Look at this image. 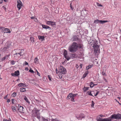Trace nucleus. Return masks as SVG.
Listing matches in <instances>:
<instances>
[{
	"mask_svg": "<svg viewBox=\"0 0 121 121\" xmlns=\"http://www.w3.org/2000/svg\"><path fill=\"white\" fill-rule=\"evenodd\" d=\"M34 110L35 112L33 115V118L35 119V117H36L39 120V121H48L47 119L43 118V117H40L39 110H38L37 108H35Z\"/></svg>",
	"mask_w": 121,
	"mask_h": 121,
	"instance_id": "obj_1",
	"label": "nucleus"
},
{
	"mask_svg": "<svg viewBox=\"0 0 121 121\" xmlns=\"http://www.w3.org/2000/svg\"><path fill=\"white\" fill-rule=\"evenodd\" d=\"M98 44V41L96 40L94 41L91 44V45L93 47L94 52L95 54L99 53L100 52L99 46Z\"/></svg>",
	"mask_w": 121,
	"mask_h": 121,
	"instance_id": "obj_2",
	"label": "nucleus"
},
{
	"mask_svg": "<svg viewBox=\"0 0 121 121\" xmlns=\"http://www.w3.org/2000/svg\"><path fill=\"white\" fill-rule=\"evenodd\" d=\"M78 48V45L77 43L73 42L69 46L68 49L71 52L74 53L77 51Z\"/></svg>",
	"mask_w": 121,
	"mask_h": 121,
	"instance_id": "obj_3",
	"label": "nucleus"
},
{
	"mask_svg": "<svg viewBox=\"0 0 121 121\" xmlns=\"http://www.w3.org/2000/svg\"><path fill=\"white\" fill-rule=\"evenodd\" d=\"M110 118L111 119H121V115L119 114H114L111 115Z\"/></svg>",
	"mask_w": 121,
	"mask_h": 121,
	"instance_id": "obj_4",
	"label": "nucleus"
},
{
	"mask_svg": "<svg viewBox=\"0 0 121 121\" xmlns=\"http://www.w3.org/2000/svg\"><path fill=\"white\" fill-rule=\"evenodd\" d=\"M60 73L63 74H65L66 72V69L62 66H60Z\"/></svg>",
	"mask_w": 121,
	"mask_h": 121,
	"instance_id": "obj_5",
	"label": "nucleus"
},
{
	"mask_svg": "<svg viewBox=\"0 0 121 121\" xmlns=\"http://www.w3.org/2000/svg\"><path fill=\"white\" fill-rule=\"evenodd\" d=\"M17 7L19 10L21 9V7L22 6L23 4L22 2L20 0H18L17 1Z\"/></svg>",
	"mask_w": 121,
	"mask_h": 121,
	"instance_id": "obj_6",
	"label": "nucleus"
},
{
	"mask_svg": "<svg viewBox=\"0 0 121 121\" xmlns=\"http://www.w3.org/2000/svg\"><path fill=\"white\" fill-rule=\"evenodd\" d=\"M21 52L18 53H16L14 54V57L16 59H17L18 58L20 57L21 56Z\"/></svg>",
	"mask_w": 121,
	"mask_h": 121,
	"instance_id": "obj_7",
	"label": "nucleus"
},
{
	"mask_svg": "<svg viewBox=\"0 0 121 121\" xmlns=\"http://www.w3.org/2000/svg\"><path fill=\"white\" fill-rule=\"evenodd\" d=\"M64 57L67 60H69L70 59L69 57L67 55V51L65 50H64Z\"/></svg>",
	"mask_w": 121,
	"mask_h": 121,
	"instance_id": "obj_8",
	"label": "nucleus"
},
{
	"mask_svg": "<svg viewBox=\"0 0 121 121\" xmlns=\"http://www.w3.org/2000/svg\"><path fill=\"white\" fill-rule=\"evenodd\" d=\"M2 32L3 33H10L11 32L9 30L8 28H3L2 30Z\"/></svg>",
	"mask_w": 121,
	"mask_h": 121,
	"instance_id": "obj_9",
	"label": "nucleus"
},
{
	"mask_svg": "<svg viewBox=\"0 0 121 121\" xmlns=\"http://www.w3.org/2000/svg\"><path fill=\"white\" fill-rule=\"evenodd\" d=\"M18 111L19 112H23V111L24 108L22 106H21L20 105H18Z\"/></svg>",
	"mask_w": 121,
	"mask_h": 121,
	"instance_id": "obj_10",
	"label": "nucleus"
},
{
	"mask_svg": "<svg viewBox=\"0 0 121 121\" xmlns=\"http://www.w3.org/2000/svg\"><path fill=\"white\" fill-rule=\"evenodd\" d=\"M10 56V55L9 54L6 55L4 57L2 58L1 59H0V61H2L5 60L6 59H8L9 57Z\"/></svg>",
	"mask_w": 121,
	"mask_h": 121,
	"instance_id": "obj_11",
	"label": "nucleus"
},
{
	"mask_svg": "<svg viewBox=\"0 0 121 121\" xmlns=\"http://www.w3.org/2000/svg\"><path fill=\"white\" fill-rule=\"evenodd\" d=\"M111 121V119L107 118L104 119H100L97 120V121Z\"/></svg>",
	"mask_w": 121,
	"mask_h": 121,
	"instance_id": "obj_12",
	"label": "nucleus"
},
{
	"mask_svg": "<svg viewBox=\"0 0 121 121\" xmlns=\"http://www.w3.org/2000/svg\"><path fill=\"white\" fill-rule=\"evenodd\" d=\"M78 39L77 36L74 35L73 37L72 40V41H75L78 40Z\"/></svg>",
	"mask_w": 121,
	"mask_h": 121,
	"instance_id": "obj_13",
	"label": "nucleus"
},
{
	"mask_svg": "<svg viewBox=\"0 0 121 121\" xmlns=\"http://www.w3.org/2000/svg\"><path fill=\"white\" fill-rule=\"evenodd\" d=\"M78 95V94H73L72 93V96L71 99V101H73V102H74L75 101L74 100V98L77 95Z\"/></svg>",
	"mask_w": 121,
	"mask_h": 121,
	"instance_id": "obj_14",
	"label": "nucleus"
},
{
	"mask_svg": "<svg viewBox=\"0 0 121 121\" xmlns=\"http://www.w3.org/2000/svg\"><path fill=\"white\" fill-rule=\"evenodd\" d=\"M11 46V44H9L8 45H7V46L6 47H4L3 48V51H6L7 49H8Z\"/></svg>",
	"mask_w": 121,
	"mask_h": 121,
	"instance_id": "obj_15",
	"label": "nucleus"
},
{
	"mask_svg": "<svg viewBox=\"0 0 121 121\" xmlns=\"http://www.w3.org/2000/svg\"><path fill=\"white\" fill-rule=\"evenodd\" d=\"M88 73V71H86L83 76L82 78H84L87 75Z\"/></svg>",
	"mask_w": 121,
	"mask_h": 121,
	"instance_id": "obj_16",
	"label": "nucleus"
},
{
	"mask_svg": "<svg viewBox=\"0 0 121 121\" xmlns=\"http://www.w3.org/2000/svg\"><path fill=\"white\" fill-rule=\"evenodd\" d=\"M38 37L39 39H41L42 41L44 40V36L39 35L38 36Z\"/></svg>",
	"mask_w": 121,
	"mask_h": 121,
	"instance_id": "obj_17",
	"label": "nucleus"
},
{
	"mask_svg": "<svg viewBox=\"0 0 121 121\" xmlns=\"http://www.w3.org/2000/svg\"><path fill=\"white\" fill-rule=\"evenodd\" d=\"M42 26L43 28L45 29H47L49 28H50V27L48 26L42 24Z\"/></svg>",
	"mask_w": 121,
	"mask_h": 121,
	"instance_id": "obj_18",
	"label": "nucleus"
},
{
	"mask_svg": "<svg viewBox=\"0 0 121 121\" xmlns=\"http://www.w3.org/2000/svg\"><path fill=\"white\" fill-rule=\"evenodd\" d=\"M20 91L21 92H23L26 91V88H25L22 87L20 89Z\"/></svg>",
	"mask_w": 121,
	"mask_h": 121,
	"instance_id": "obj_19",
	"label": "nucleus"
},
{
	"mask_svg": "<svg viewBox=\"0 0 121 121\" xmlns=\"http://www.w3.org/2000/svg\"><path fill=\"white\" fill-rule=\"evenodd\" d=\"M25 84L23 83H19L18 84V85L19 87L22 86H25Z\"/></svg>",
	"mask_w": 121,
	"mask_h": 121,
	"instance_id": "obj_20",
	"label": "nucleus"
},
{
	"mask_svg": "<svg viewBox=\"0 0 121 121\" xmlns=\"http://www.w3.org/2000/svg\"><path fill=\"white\" fill-rule=\"evenodd\" d=\"M72 93H70L69 94L68 96L67 97V99H69L70 98H71L72 96Z\"/></svg>",
	"mask_w": 121,
	"mask_h": 121,
	"instance_id": "obj_21",
	"label": "nucleus"
},
{
	"mask_svg": "<svg viewBox=\"0 0 121 121\" xmlns=\"http://www.w3.org/2000/svg\"><path fill=\"white\" fill-rule=\"evenodd\" d=\"M15 74L16 75V76H17L19 75V71L18 70H17L15 72Z\"/></svg>",
	"mask_w": 121,
	"mask_h": 121,
	"instance_id": "obj_22",
	"label": "nucleus"
},
{
	"mask_svg": "<svg viewBox=\"0 0 121 121\" xmlns=\"http://www.w3.org/2000/svg\"><path fill=\"white\" fill-rule=\"evenodd\" d=\"M30 38V41L32 43H33L34 42V38L32 37H31Z\"/></svg>",
	"mask_w": 121,
	"mask_h": 121,
	"instance_id": "obj_23",
	"label": "nucleus"
},
{
	"mask_svg": "<svg viewBox=\"0 0 121 121\" xmlns=\"http://www.w3.org/2000/svg\"><path fill=\"white\" fill-rule=\"evenodd\" d=\"M12 109L13 112H15L16 111V108L15 106H13L12 107Z\"/></svg>",
	"mask_w": 121,
	"mask_h": 121,
	"instance_id": "obj_24",
	"label": "nucleus"
},
{
	"mask_svg": "<svg viewBox=\"0 0 121 121\" xmlns=\"http://www.w3.org/2000/svg\"><path fill=\"white\" fill-rule=\"evenodd\" d=\"M37 58H35L34 59V62L36 64H37L39 62Z\"/></svg>",
	"mask_w": 121,
	"mask_h": 121,
	"instance_id": "obj_25",
	"label": "nucleus"
},
{
	"mask_svg": "<svg viewBox=\"0 0 121 121\" xmlns=\"http://www.w3.org/2000/svg\"><path fill=\"white\" fill-rule=\"evenodd\" d=\"M52 22V21H46V24L49 25H51Z\"/></svg>",
	"mask_w": 121,
	"mask_h": 121,
	"instance_id": "obj_26",
	"label": "nucleus"
},
{
	"mask_svg": "<svg viewBox=\"0 0 121 121\" xmlns=\"http://www.w3.org/2000/svg\"><path fill=\"white\" fill-rule=\"evenodd\" d=\"M93 82H91L90 83V86L91 87H93L95 85H97V84L95 85L93 83Z\"/></svg>",
	"mask_w": 121,
	"mask_h": 121,
	"instance_id": "obj_27",
	"label": "nucleus"
},
{
	"mask_svg": "<svg viewBox=\"0 0 121 121\" xmlns=\"http://www.w3.org/2000/svg\"><path fill=\"white\" fill-rule=\"evenodd\" d=\"M108 21H104V20H100V23L101 24H103L104 23L106 22H107Z\"/></svg>",
	"mask_w": 121,
	"mask_h": 121,
	"instance_id": "obj_28",
	"label": "nucleus"
},
{
	"mask_svg": "<svg viewBox=\"0 0 121 121\" xmlns=\"http://www.w3.org/2000/svg\"><path fill=\"white\" fill-rule=\"evenodd\" d=\"M100 20H98V19L95 20L94 22V23L96 24L98 23H99Z\"/></svg>",
	"mask_w": 121,
	"mask_h": 121,
	"instance_id": "obj_29",
	"label": "nucleus"
},
{
	"mask_svg": "<svg viewBox=\"0 0 121 121\" xmlns=\"http://www.w3.org/2000/svg\"><path fill=\"white\" fill-rule=\"evenodd\" d=\"M24 99L27 103L29 104L30 103V102L28 100L26 96H25V97L24 98Z\"/></svg>",
	"mask_w": 121,
	"mask_h": 121,
	"instance_id": "obj_30",
	"label": "nucleus"
},
{
	"mask_svg": "<svg viewBox=\"0 0 121 121\" xmlns=\"http://www.w3.org/2000/svg\"><path fill=\"white\" fill-rule=\"evenodd\" d=\"M92 67V66L91 65H89L88 66H87L86 68V69L88 70Z\"/></svg>",
	"mask_w": 121,
	"mask_h": 121,
	"instance_id": "obj_31",
	"label": "nucleus"
},
{
	"mask_svg": "<svg viewBox=\"0 0 121 121\" xmlns=\"http://www.w3.org/2000/svg\"><path fill=\"white\" fill-rule=\"evenodd\" d=\"M87 95H90L93 96L92 94H91V91H87Z\"/></svg>",
	"mask_w": 121,
	"mask_h": 121,
	"instance_id": "obj_32",
	"label": "nucleus"
},
{
	"mask_svg": "<svg viewBox=\"0 0 121 121\" xmlns=\"http://www.w3.org/2000/svg\"><path fill=\"white\" fill-rule=\"evenodd\" d=\"M15 62L13 60H11L10 61V63L12 65H14L15 64Z\"/></svg>",
	"mask_w": 121,
	"mask_h": 121,
	"instance_id": "obj_33",
	"label": "nucleus"
},
{
	"mask_svg": "<svg viewBox=\"0 0 121 121\" xmlns=\"http://www.w3.org/2000/svg\"><path fill=\"white\" fill-rule=\"evenodd\" d=\"M16 93L14 92L12 94V96L13 97H14L16 96Z\"/></svg>",
	"mask_w": 121,
	"mask_h": 121,
	"instance_id": "obj_34",
	"label": "nucleus"
},
{
	"mask_svg": "<svg viewBox=\"0 0 121 121\" xmlns=\"http://www.w3.org/2000/svg\"><path fill=\"white\" fill-rule=\"evenodd\" d=\"M51 25L52 26H54L56 25V23L54 22H52Z\"/></svg>",
	"mask_w": 121,
	"mask_h": 121,
	"instance_id": "obj_35",
	"label": "nucleus"
},
{
	"mask_svg": "<svg viewBox=\"0 0 121 121\" xmlns=\"http://www.w3.org/2000/svg\"><path fill=\"white\" fill-rule=\"evenodd\" d=\"M94 104L95 103L93 101H92V104L91 105V107H93Z\"/></svg>",
	"mask_w": 121,
	"mask_h": 121,
	"instance_id": "obj_36",
	"label": "nucleus"
},
{
	"mask_svg": "<svg viewBox=\"0 0 121 121\" xmlns=\"http://www.w3.org/2000/svg\"><path fill=\"white\" fill-rule=\"evenodd\" d=\"M97 5L98 6L102 7L103 6L102 5L98 3H97Z\"/></svg>",
	"mask_w": 121,
	"mask_h": 121,
	"instance_id": "obj_37",
	"label": "nucleus"
},
{
	"mask_svg": "<svg viewBox=\"0 0 121 121\" xmlns=\"http://www.w3.org/2000/svg\"><path fill=\"white\" fill-rule=\"evenodd\" d=\"M48 78L50 81L51 80L52 78L51 76L50 75H48Z\"/></svg>",
	"mask_w": 121,
	"mask_h": 121,
	"instance_id": "obj_38",
	"label": "nucleus"
},
{
	"mask_svg": "<svg viewBox=\"0 0 121 121\" xmlns=\"http://www.w3.org/2000/svg\"><path fill=\"white\" fill-rule=\"evenodd\" d=\"M78 47H79V48H81L82 47V45L81 44H80V43L79 44H78Z\"/></svg>",
	"mask_w": 121,
	"mask_h": 121,
	"instance_id": "obj_39",
	"label": "nucleus"
},
{
	"mask_svg": "<svg viewBox=\"0 0 121 121\" xmlns=\"http://www.w3.org/2000/svg\"><path fill=\"white\" fill-rule=\"evenodd\" d=\"M3 121H11V120L10 119L9 120H8L6 119H4L3 120Z\"/></svg>",
	"mask_w": 121,
	"mask_h": 121,
	"instance_id": "obj_40",
	"label": "nucleus"
},
{
	"mask_svg": "<svg viewBox=\"0 0 121 121\" xmlns=\"http://www.w3.org/2000/svg\"><path fill=\"white\" fill-rule=\"evenodd\" d=\"M29 71L32 73H34V71H33V70H32L31 69H30L29 70Z\"/></svg>",
	"mask_w": 121,
	"mask_h": 121,
	"instance_id": "obj_41",
	"label": "nucleus"
},
{
	"mask_svg": "<svg viewBox=\"0 0 121 121\" xmlns=\"http://www.w3.org/2000/svg\"><path fill=\"white\" fill-rule=\"evenodd\" d=\"M102 75H104L105 76H106V75L105 74V73L104 72H102Z\"/></svg>",
	"mask_w": 121,
	"mask_h": 121,
	"instance_id": "obj_42",
	"label": "nucleus"
},
{
	"mask_svg": "<svg viewBox=\"0 0 121 121\" xmlns=\"http://www.w3.org/2000/svg\"><path fill=\"white\" fill-rule=\"evenodd\" d=\"M99 91H97L96 93V94H95L94 95L95 96H96L98 94V93H99Z\"/></svg>",
	"mask_w": 121,
	"mask_h": 121,
	"instance_id": "obj_43",
	"label": "nucleus"
},
{
	"mask_svg": "<svg viewBox=\"0 0 121 121\" xmlns=\"http://www.w3.org/2000/svg\"><path fill=\"white\" fill-rule=\"evenodd\" d=\"M71 4L72 3H71L70 4V8H71V10H73V8L72 7V6Z\"/></svg>",
	"mask_w": 121,
	"mask_h": 121,
	"instance_id": "obj_44",
	"label": "nucleus"
},
{
	"mask_svg": "<svg viewBox=\"0 0 121 121\" xmlns=\"http://www.w3.org/2000/svg\"><path fill=\"white\" fill-rule=\"evenodd\" d=\"M88 87H84V91H86L87 90H88Z\"/></svg>",
	"mask_w": 121,
	"mask_h": 121,
	"instance_id": "obj_45",
	"label": "nucleus"
},
{
	"mask_svg": "<svg viewBox=\"0 0 121 121\" xmlns=\"http://www.w3.org/2000/svg\"><path fill=\"white\" fill-rule=\"evenodd\" d=\"M14 99H12V104H14Z\"/></svg>",
	"mask_w": 121,
	"mask_h": 121,
	"instance_id": "obj_46",
	"label": "nucleus"
},
{
	"mask_svg": "<svg viewBox=\"0 0 121 121\" xmlns=\"http://www.w3.org/2000/svg\"><path fill=\"white\" fill-rule=\"evenodd\" d=\"M59 78H61L62 77V74L59 75Z\"/></svg>",
	"mask_w": 121,
	"mask_h": 121,
	"instance_id": "obj_47",
	"label": "nucleus"
},
{
	"mask_svg": "<svg viewBox=\"0 0 121 121\" xmlns=\"http://www.w3.org/2000/svg\"><path fill=\"white\" fill-rule=\"evenodd\" d=\"M34 20L35 21V22H37L38 21V20L35 17H34Z\"/></svg>",
	"mask_w": 121,
	"mask_h": 121,
	"instance_id": "obj_48",
	"label": "nucleus"
},
{
	"mask_svg": "<svg viewBox=\"0 0 121 121\" xmlns=\"http://www.w3.org/2000/svg\"><path fill=\"white\" fill-rule=\"evenodd\" d=\"M11 75L12 76H16V75H15V73H12L11 74Z\"/></svg>",
	"mask_w": 121,
	"mask_h": 121,
	"instance_id": "obj_49",
	"label": "nucleus"
},
{
	"mask_svg": "<svg viewBox=\"0 0 121 121\" xmlns=\"http://www.w3.org/2000/svg\"><path fill=\"white\" fill-rule=\"evenodd\" d=\"M82 65H83V64H81L80 65V67L81 69L82 68Z\"/></svg>",
	"mask_w": 121,
	"mask_h": 121,
	"instance_id": "obj_50",
	"label": "nucleus"
},
{
	"mask_svg": "<svg viewBox=\"0 0 121 121\" xmlns=\"http://www.w3.org/2000/svg\"><path fill=\"white\" fill-rule=\"evenodd\" d=\"M37 74L39 76H40V74L39 72H37Z\"/></svg>",
	"mask_w": 121,
	"mask_h": 121,
	"instance_id": "obj_51",
	"label": "nucleus"
},
{
	"mask_svg": "<svg viewBox=\"0 0 121 121\" xmlns=\"http://www.w3.org/2000/svg\"><path fill=\"white\" fill-rule=\"evenodd\" d=\"M52 121H59L56 120L55 119H53Z\"/></svg>",
	"mask_w": 121,
	"mask_h": 121,
	"instance_id": "obj_52",
	"label": "nucleus"
},
{
	"mask_svg": "<svg viewBox=\"0 0 121 121\" xmlns=\"http://www.w3.org/2000/svg\"><path fill=\"white\" fill-rule=\"evenodd\" d=\"M3 40H1L0 41V43L2 44L3 43Z\"/></svg>",
	"mask_w": 121,
	"mask_h": 121,
	"instance_id": "obj_53",
	"label": "nucleus"
},
{
	"mask_svg": "<svg viewBox=\"0 0 121 121\" xmlns=\"http://www.w3.org/2000/svg\"><path fill=\"white\" fill-rule=\"evenodd\" d=\"M10 101V100L9 99H8L7 100V102L8 103H9Z\"/></svg>",
	"mask_w": 121,
	"mask_h": 121,
	"instance_id": "obj_54",
	"label": "nucleus"
},
{
	"mask_svg": "<svg viewBox=\"0 0 121 121\" xmlns=\"http://www.w3.org/2000/svg\"><path fill=\"white\" fill-rule=\"evenodd\" d=\"M25 64L26 65H28V64L27 62H26V61H25Z\"/></svg>",
	"mask_w": 121,
	"mask_h": 121,
	"instance_id": "obj_55",
	"label": "nucleus"
},
{
	"mask_svg": "<svg viewBox=\"0 0 121 121\" xmlns=\"http://www.w3.org/2000/svg\"><path fill=\"white\" fill-rule=\"evenodd\" d=\"M76 67L77 68V69H78V66L77 64H76Z\"/></svg>",
	"mask_w": 121,
	"mask_h": 121,
	"instance_id": "obj_56",
	"label": "nucleus"
},
{
	"mask_svg": "<svg viewBox=\"0 0 121 121\" xmlns=\"http://www.w3.org/2000/svg\"><path fill=\"white\" fill-rule=\"evenodd\" d=\"M7 96H8V95H6L4 97V99H6V98H7Z\"/></svg>",
	"mask_w": 121,
	"mask_h": 121,
	"instance_id": "obj_57",
	"label": "nucleus"
},
{
	"mask_svg": "<svg viewBox=\"0 0 121 121\" xmlns=\"http://www.w3.org/2000/svg\"><path fill=\"white\" fill-rule=\"evenodd\" d=\"M3 0H0V3L1 4L3 2Z\"/></svg>",
	"mask_w": 121,
	"mask_h": 121,
	"instance_id": "obj_58",
	"label": "nucleus"
},
{
	"mask_svg": "<svg viewBox=\"0 0 121 121\" xmlns=\"http://www.w3.org/2000/svg\"><path fill=\"white\" fill-rule=\"evenodd\" d=\"M25 69L26 70H28V67H26L25 68Z\"/></svg>",
	"mask_w": 121,
	"mask_h": 121,
	"instance_id": "obj_59",
	"label": "nucleus"
},
{
	"mask_svg": "<svg viewBox=\"0 0 121 121\" xmlns=\"http://www.w3.org/2000/svg\"><path fill=\"white\" fill-rule=\"evenodd\" d=\"M31 19H34V17H31Z\"/></svg>",
	"mask_w": 121,
	"mask_h": 121,
	"instance_id": "obj_60",
	"label": "nucleus"
},
{
	"mask_svg": "<svg viewBox=\"0 0 121 121\" xmlns=\"http://www.w3.org/2000/svg\"><path fill=\"white\" fill-rule=\"evenodd\" d=\"M3 7L4 8V10L5 11H6V8L5 7H4V6H3Z\"/></svg>",
	"mask_w": 121,
	"mask_h": 121,
	"instance_id": "obj_61",
	"label": "nucleus"
},
{
	"mask_svg": "<svg viewBox=\"0 0 121 121\" xmlns=\"http://www.w3.org/2000/svg\"><path fill=\"white\" fill-rule=\"evenodd\" d=\"M103 79L104 81H107L106 80L105 78H104Z\"/></svg>",
	"mask_w": 121,
	"mask_h": 121,
	"instance_id": "obj_62",
	"label": "nucleus"
},
{
	"mask_svg": "<svg viewBox=\"0 0 121 121\" xmlns=\"http://www.w3.org/2000/svg\"><path fill=\"white\" fill-rule=\"evenodd\" d=\"M4 1L5 2H7L8 1L7 0H4Z\"/></svg>",
	"mask_w": 121,
	"mask_h": 121,
	"instance_id": "obj_63",
	"label": "nucleus"
},
{
	"mask_svg": "<svg viewBox=\"0 0 121 121\" xmlns=\"http://www.w3.org/2000/svg\"><path fill=\"white\" fill-rule=\"evenodd\" d=\"M19 80V79H17V81H18Z\"/></svg>",
	"mask_w": 121,
	"mask_h": 121,
	"instance_id": "obj_64",
	"label": "nucleus"
}]
</instances>
